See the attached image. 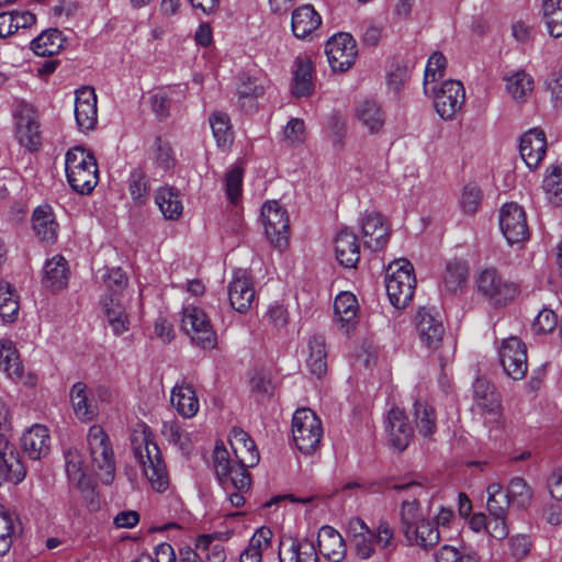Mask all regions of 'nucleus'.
Returning <instances> with one entry per match:
<instances>
[{
    "label": "nucleus",
    "mask_w": 562,
    "mask_h": 562,
    "mask_svg": "<svg viewBox=\"0 0 562 562\" xmlns=\"http://www.w3.org/2000/svg\"><path fill=\"white\" fill-rule=\"evenodd\" d=\"M416 285L413 265L405 258L392 261L385 273V288L390 302L404 308L413 299Z\"/></svg>",
    "instance_id": "0eeeda50"
},
{
    "label": "nucleus",
    "mask_w": 562,
    "mask_h": 562,
    "mask_svg": "<svg viewBox=\"0 0 562 562\" xmlns=\"http://www.w3.org/2000/svg\"><path fill=\"white\" fill-rule=\"evenodd\" d=\"M16 137L30 150L37 149L41 143L40 124L30 113L21 114L18 119Z\"/></svg>",
    "instance_id": "37998d69"
},
{
    "label": "nucleus",
    "mask_w": 562,
    "mask_h": 562,
    "mask_svg": "<svg viewBox=\"0 0 562 562\" xmlns=\"http://www.w3.org/2000/svg\"><path fill=\"white\" fill-rule=\"evenodd\" d=\"M161 434L169 443L173 445L182 452L189 451L190 440L188 434L182 429L177 420L164 422Z\"/></svg>",
    "instance_id": "6e6d98bb"
},
{
    "label": "nucleus",
    "mask_w": 562,
    "mask_h": 562,
    "mask_svg": "<svg viewBox=\"0 0 562 562\" xmlns=\"http://www.w3.org/2000/svg\"><path fill=\"white\" fill-rule=\"evenodd\" d=\"M283 140L291 146H297L304 143L306 138L305 123L302 119L292 117L283 128Z\"/></svg>",
    "instance_id": "680f3d73"
},
{
    "label": "nucleus",
    "mask_w": 562,
    "mask_h": 562,
    "mask_svg": "<svg viewBox=\"0 0 562 562\" xmlns=\"http://www.w3.org/2000/svg\"><path fill=\"white\" fill-rule=\"evenodd\" d=\"M447 59L439 53L435 52L428 58L425 76H424V92L429 93L431 87L436 86V81L443 77L446 70Z\"/></svg>",
    "instance_id": "603ef678"
},
{
    "label": "nucleus",
    "mask_w": 562,
    "mask_h": 562,
    "mask_svg": "<svg viewBox=\"0 0 562 562\" xmlns=\"http://www.w3.org/2000/svg\"><path fill=\"white\" fill-rule=\"evenodd\" d=\"M480 293L492 300L495 304H505L518 293V285L504 280L494 268H486L480 272L476 279Z\"/></svg>",
    "instance_id": "ddd939ff"
},
{
    "label": "nucleus",
    "mask_w": 562,
    "mask_h": 562,
    "mask_svg": "<svg viewBox=\"0 0 562 562\" xmlns=\"http://www.w3.org/2000/svg\"><path fill=\"white\" fill-rule=\"evenodd\" d=\"M23 453L32 460H41L50 451L52 438L46 426L34 424L29 427L21 437Z\"/></svg>",
    "instance_id": "a211bd4d"
},
{
    "label": "nucleus",
    "mask_w": 562,
    "mask_h": 562,
    "mask_svg": "<svg viewBox=\"0 0 562 562\" xmlns=\"http://www.w3.org/2000/svg\"><path fill=\"white\" fill-rule=\"evenodd\" d=\"M171 405L184 418H192L200 408V402L192 385L178 382L171 390Z\"/></svg>",
    "instance_id": "cd10ccee"
},
{
    "label": "nucleus",
    "mask_w": 562,
    "mask_h": 562,
    "mask_svg": "<svg viewBox=\"0 0 562 562\" xmlns=\"http://www.w3.org/2000/svg\"><path fill=\"white\" fill-rule=\"evenodd\" d=\"M66 473L69 481L74 484L81 485L86 476L83 461L80 453L76 449H69L65 454Z\"/></svg>",
    "instance_id": "052dcab7"
},
{
    "label": "nucleus",
    "mask_w": 562,
    "mask_h": 562,
    "mask_svg": "<svg viewBox=\"0 0 562 562\" xmlns=\"http://www.w3.org/2000/svg\"><path fill=\"white\" fill-rule=\"evenodd\" d=\"M154 160L157 167L165 171L173 168L176 162L171 146L168 143L161 142L160 138L156 139V151Z\"/></svg>",
    "instance_id": "69168bd1"
},
{
    "label": "nucleus",
    "mask_w": 562,
    "mask_h": 562,
    "mask_svg": "<svg viewBox=\"0 0 562 562\" xmlns=\"http://www.w3.org/2000/svg\"><path fill=\"white\" fill-rule=\"evenodd\" d=\"M104 317L114 335L119 336L128 330V316L121 302L114 296H104L102 300Z\"/></svg>",
    "instance_id": "58836bf2"
},
{
    "label": "nucleus",
    "mask_w": 562,
    "mask_h": 562,
    "mask_svg": "<svg viewBox=\"0 0 562 562\" xmlns=\"http://www.w3.org/2000/svg\"><path fill=\"white\" fill-rule=\"evenodd\" d=\"M499 362L513 380H521L528 370L527 347L516 336L504 339L498 349Z\"/></svg>",
    "instance_id": "f8f14e48"
},
{
    "label": "nucleus",
    "mask_w": 562,
    "mask_h": 562,
    "mask_svg": "<svg viewBox=\"0 0 562 562\" xmlns=\"http://www.w3.org/2000/svg\"><path fill=\"white\" fill-rule=\"evenodd\" d=\"M487 512L488 515H507L508 507L512 505L503 486L498 482L491 483L487 488Z\"/></svg>",
    "instance_id": "3c124183"
},
{
    "label": "nucleus",
    "mask_w": 562,
    "mask_h": 562,
    "mask_svg": "<svg viewBox=\"0 0 562 562\" xmlns=\"http://www.w3.org/2000/svg\"><path fill=\"white\" fill-rule=\"evenodd\" d=\"M319 417L310 408H299L292 418V438L295 447L304 454L316 452L323 438Z\"/></svg>",
    "instance_id": "6e6552de"
},
{
    "label": "nucleus",
    "mask_w": 562,
    "mask_h": 562,
    "mask_svg": "<svg viewBox=\"0 0 562 562\" xmlns=\"http://www.w3.org/2000/svg\"><path fill=\"white\" fill-rule=\"evenodd\" d=\"M266 88V80L241 76L236 87L239 106L247 112L256 110L257 99L265 94Z\"/></svg>",
    "instance_id": "c85d7f7f"
},
{
    "label": "nucleus",
    "mask_w": 562,
    "mask_h": 562,
    "mask_svg": "<svg viewBox=\"0 0 562 562\" xmlns=\"http://www.w3.org/2000/svg\"><path fill=\"white\" fill-rule=\"evenodd\" d=\"M321 23V15L310 4L302 5L292 13V32L297 38L307 37Z\"/></svg>",
    "instance_id": "e433bc0d"
},
{
    "label": "nucleus",
    "mask_w": 562,
    "mask_h": 562,
    "mask_svg": "<svg viewBox=\"0 0 562 562\" xmlns=\"http://www.w3.org/2000/svg\"><path fill=\"white\" fill-rule=\"evenodd\" d=\"M357 121L370 135H378L383 131L386 114L381 104L374 100L360 102L355 111Z\"/></svg>",
    "instance_id": "bb28decb"
},
{
    "label": "nucleus",
    "mask_w": 562,
    "mask_h": 562,
    "mask_svg": "<svg viewBox=\"0 0 562 562\" xmlns=\"http://www.w3.org/2000/svg\"><path fill=\"white\" fill-rule=\"evenodd\" d=\"M210 125L213 136L220 147H227L233 142L232 124L228 115L223 112H214L210 116Z\"/></svg>",
    "instance_id": "8fccbe9b"
},
{
    "label": "nucleus",
    "mask_w": 562,
    "mask_h": 562,
    "mask_svg": "<svg viewBox=\"0 0 562 562\" xmlns=\"http://www.w3.org/2000/svg\"><path fill=\"white\" fill-rule=\"evenodd\" d=\"M229 445L235 459L229 457V452L223 442H217L214 448L213 463L217 480L225 488L229 486L239 490L249 488L251 481L247 469L257 465L260 460L257 446L241 428L231 430Z\"/></svg>",
    "instance_id": "f257e3e1"
},
{
    "label": "nucleus",
    "mask_w": 562,
    "mask_h": 562,
    "mask_svg": "<svg viewBox=\"0 0 562 562\" xmlns=\"http://www.w3.org/2000/svg\"><path fill=\"white\" fill-rule=\"evenodd\" d=\"M279 559L280 562H319L314 543L307 539L281 541Z\"/></svg>",
    "instance_id": "a878e982"
},
{
    "label": "nucleus",
    "mask_w": 562,
    "mask_h": 562,
    "mask_svg": "<svg viewBox=\"0 0 562 562\" xmlns=\"http://www.w3.org/2000/svg\"><path fill=\"white\" fill-rule=\"evenodd\" d=\"M347 535L356 554L367 560L374 553V532L360 518H352L348 522Z\"/></svg>",
    "instance_id": "b1692460"
},
{
    "label": "nucleus",
    "mask_w": 562,
    "mask_h": 562,
    "mask_svg": "<svg viewBox=\"0 0 562 562\" xmlns=\"http://www.w3.org/2000/svg\"><path fill=\"white\" fill-rule=\"evenodd\" d=\"M19 300L13 286L0 280V317L3 322H13L19 313Z\"/></svg>",
    "instance_id": "49530a36"
},
{
    "label": "nucleus",
    "mask_w": 562,
    "mask_h": 562,
    "mask_svg": "<svg viewBox=\"0 0 562 562\" xmlns=\"http://www.w3.org/2000/svg\"><path fill=\"white\" fill-rule=\"evenodd\" d=\"M328 63L334 71L349 69L357 58V43L348 33L331 36L325 47Z\"/></svg>",
    "instance_id": "2eb2a0df"
},
{
    "label": "nucleus",
    "mask_w": 562,
    "mask_h": 562,
    "mask_svg": "<svg viewBox=\"0 0 562 562\" xmlns=\"http://www.w3.org/2000/svg\"><path fill=\"white\" fill-rule=\"evenodd\" d=\"M542 18L551 36H562V0H543Z\"/></svg>",
    "instance_id": "de8ad7c7"
},
{
    "label": "nucleus",
    "mask_w": 562,
    "mask_h": 562,
    "mask_svg": "<svg viewBox=\"0 0 562 562\" xmlns=\"http://www.w3.org/2000/svg\"><path fill=\"white\" fill-rule=\"evenodd\" d=\"M546 89L550 92L554 108L562 106V70L552 71L546 79Z\"/></svg>",
    "instance_id": "338daca9"
},
{
    "label": "nucleus",
    "mask_w": 562,
    "mask_h": 562,
    "mask_svg": "<svg viewBox=\"0 0 562 562\" xmlns=\"http://www.w3.org/2000/svg\"><path fill=\"white\" fill-rule=\"evenodd\" d=\"M468 267L464 262L454 260L447 265L443 284L450 292L458 291L467 281Z\"/></svg>",
    "instance_id": "5fc2aeb1"
},
{
    "label": "nucleus",
    "mask_w": 562,
    "mask_h": 562,
    "mask_svg": "<svg viewBox=\"0 0 562 562\" xmlns=\"http://www.w3.org/2000/svg\"><path fill=\"white\" fill-rule=\"evenodd\" d=\"M385 429L391 447L398 451H403L408 447L413 438V429L400 408L390 409L385 422Z\"/></svg>",
    "instance_id": "412c9836"
},
{
    "label": "nucleus",
    "mask_w": 562,
    "mask_h": 562,
    "mask_svg": "<svg viewBox=\"0 0 562 562\" xmlns=\"http://www.w3.org/2000/svg\"><path fill=\"white\" fill-rule=\"evenodd\" d=\"M271 539L272 531L269 528H259L240 553L239 562H261L263 552L271 546Z\"/></svg>",
    "instance_id": "79ce46f5"
},
{
    "label": "nucleus",
    "mask_w": 562,
    "mask_h": 562,
    "mask_svg": "<svg viewBox=\"0 0 562 562\" xmlns=\"http://www.w3.org/2000/svg\"><path fill=\"white\" fill-rule=\"evenodd\" d=\"M134 457L151 488L158 493L169 487V475L158 445L144 431L134 439Z\"/></svg>",
    "instance_id": "7ed1b4c3"
},
{
    "label": "nucleus",
    "mask_w": 562,
    "mask_h": 562,
    "mask_svg": "<svg viewBox=\"0 0 562 562\" xmlns=\"http://www.w3.org/2000/svg\"><path fill=\"white\" fill-rule=\"evenodd\" d=\"M334 311L339 329L349 334L358 323L359 305L357 297L350 292L339 293L334 302Z\"/></svg>",
    "instance_id": "393cba45"
},
{
    "label": "nucleus",
    "mask_w": 562,
    "mask_h": 562,
    "mask_svg": "<svg viewBox=\"0 0 562 562\" xmlns=\"http://www.w3.org/2000/svg\"><path fill=\"white\" fill-rule=\"evenodd\" d=\"M148 181L145 172L140 169H134L128 178V191L132 200L138 204H145L148 195Z\"/></svg>",
    "instance_id": "13d9d810"
},
{
    "label": "nucleus",
    "mask_w": 562,
    "mask_h": 562,
    "mask_svg": "<svg viewBox=\"0 0 562 562\" xmlns=\"http://www.w3.org/2000/svg\"><path fill=\"white\" fill-rule=\"evenodd\" d=\"M65 171L69 186L80 194H89L99 181L94 156L81 146L69 149L65 156Z\"/></svg>",
    "instance_id": "39448f33"
},
{
    "label": "nucleus",
    "mask_w": 562,
    "mask_h": 562,
    "mask_svg": "<svg viewBox=\"0 0 562 562\" xmlns=\"http://www.w3.org/2000/svg\"><path fill=\"white\" fill-rule=\"evenodd\" d=\"M155 203L164 218L178 221L183 213V204L180 192L171 187H161L155 193Z\"/></svg>",
    "instance_id": "c9c22d12"
},
{
    "label": "nucleus",
    "mask_w": 562,
    "mask_h": 562,
    "mask_svg": "<svg viewBox=\"0 0 562 562\" xmlns=\"http://www.w3.org/2000/svg\"><path fill=\"white\" fill-rule=\"evenodd\" d=\"M261 223L269 241L279 249L284 248L288 244L289 217L278 201H268L262 205Z\"/></svg>",
    "instance_id": "9b49d317"
},
{
    "label": "nucleus",
    "mask_w": 562,
    "mask_h": 562,
    "mask_svg": "<svg viewBox=\"0 0 562 562\" xmlns=\"http://www.w3.org/2000/svg\"><path fill=\"white\" fill-rule=\"evenodd\" d=\"M506 92L518 103L526 102L533 91V78L525 70L504 77Z\"/></svg>",
    "instance_id": "ea45409f"
},
{
    "label": "nucleus",
    "mask_w": 562,
    "mask_h": 562,
    "mask_svg": "<svg viewBox=\"0 0 562 562\" xmlns=\"http://www.w3.org/2000/svg\"><path fill=\"white\" fill-rule=\"evenodd\" d=\"M499 228L508 244H518L529 236L526 213L516 202L506 203L499 211Z\"/></svg>",
    "instance_id": "4468645a"
},
{
    "label": "nucleus",
    "mask_w": 562,
    "mask_h": 562,
    "mask_svg": "<svg viewBox=\"0 0 562 562\" xmlns=\"http://www.w3.org/2000/svg\"><path fill=\"white\" fill-rule=\"evenodd\" d=\"M482 200V192L480 188L474 183H468L464 186L461 198H460V206L463 213L472 215L474 214Z\"/></svg>",
    "instance_id": "e2e57ef3"
},
{
    "label": "nucleus",
    "mask_w": 562,
    "mask_h": 562,
    "mask_svg": "<svg viewBox=\"0 0 562 562\" xmlns=\"http://www.w3.org/2000/svg\"><path fill=\"white\" fill-rule=\"evenodd\" d=\"M228 296L231 305L239 313H246L255 299V290L252 281L246 271L235 272L228 288Z\"/></svg>",
    "instance_id": "5701e85b"
},
{
    "label": "nucleus",
    "mask_w": 562,
    "mask_h": 562,
    "mask_svg": "<svg viewBox=\"0 0 562 562\" xmlns=\"http://www.w3.org/2000/svg\"><path fill=\"white\" fill-rule=\"evenodd\" d=\"M25 477V470L14 447L9 439L0 436V484L2 482L20 483Z\"/></svg>",
    "instance_id": "4be33fe9"
},
{
    "label": "nucleus",
    "mask_w": 562,
    "mask_h": 562,
    "mask_svg": "<svg viewBox=\"0 0 562 562\" xmlns=\"http://www.w3.org/2000/svg\"><path fill=\"white\" fill-rule=\"evenodd\" d=\"M69 279V267L67 260L56 255L46 260L42 282L45 288L53 292L63 290L67 286Z\"/></svg>",
    "instance_id": "2f4dec72"
},
{
    "label": "nucleus",
    "mask_w": 562,
    "mask_h": 562,
    "mask_svg": "<svg viewBox=\"0 0 562 562\" xmlns=\"http://www.w3.org/2000/svg\"><path fill=\"white\" fill-rule=\"evenodd\" d=\"M310 355L307 366L313 374L321 378L327 371V351L323 336H313L308 340Z\"/></svg>",
    "instance_id": "a18cd8bd"
},
{
    "label": "nucleus",
    "mask_w": 562,
    "mask_h": 562,
    "mask_svg": "<svg viewBox=\"0 0 562 562\" xmlns=\"http://www.w3.org/2000/svg\"><path fill=\"white\" fill-rule=\"evenodd\" d=\"M363 245L371 251L383 249L389 240V228L381 214L368 212L361 217Z\"/></svg>",
    "instance_id": "6ab92c4d"
},
{
    "label": "nucleus",
    "mask_w": 562,
    "mask_h": 562,
    "mask_svg": "<svg viewBox=\"0 0 562 562\" xmlns=\"http://www.w3.org/2000/svg\"><path fill=\"white\" fill-rule=\"evenodd\" d=\"M541 189L544 199L551 206L562 205V164H550L543 175Z\"/></svg>",
    "instance_id": "f704fd0d"
},
{
    "label": "nucleus",
    "mask_w": 562,
    "mask_h": 562,
    "mask_svg": "<svg viewBox=\"0 0 562 562\" xmlns=\"http://www.w3.org/2000/svg\"><path fill=\"white\" fill-rule=\"evenodd\" d=\"M64 45L63 34L57 29H50L42 32L31 42L33 52L38 56H53L61 49Z\"/></svg>",
    "instance_id": "c03bdc74"
},
{
    "label": "nucleus",
    "mask_w": 562,
    "mask_h": 562,
    "mask_svg": "<svg viewBox=\"0 0 562 562\" xmlns=\"http://www.w3.org/2000/svg\"><path fill=\"white\" fill-rule=\"evenodd\" d=\"M0 370L12 380L19 381L23 376V364L18 349L12 340L5 338L0 340Z\"/></svg>",
    "instance_id": "a19ab883"
},
{
    "label": "nucleus",
    "mask_w": 562,
    "mask_h": 562,
    "mask_svg": "<svg viewBox=\"0 0 562 562\" xmlns=\"http://www.w3.org/2000/svg\"><path fill=\"white\" fill-rule=\"evenodd\" d=\"M317 543L321 553L333 562H339L346 555L345 540L331 526H323L319 529Z\"/></svg>",
    "instance_id": "7c9ffc66"
},
{
    "label": "nucleus",
    "mask_w": 562,
    "mask_h": 562,
    "mask_svg": "<svg viewBox=\"0 0 562 562\" xmlns=\"http://www.w3.org/2000/svg\"><path fill=\"white\" fill-rule=\"evenodd\" d=\"M414 417L418 432L424 437H430L437 428L435 409L427 403L416 402Z\"/></svg>",
    "instance_id": "09e8293b"
},
{
    "label": "nucleus",
    "mask_w": 562,
    "mask_h": 562,
    "mask_svg": "<svg viewBox=\"0 0 562 562\" xmlns=\"http://www.w3.org/2000/svg\"><path fill=\"white\" fill-rule=\"evenodd\" d=\"M546 151V135L541 130L531 128L521 136L519 144L520 157L530 170L539 167Z\"/></svg>",
    "instance_id": "aec40b11"
},
{
    "label": "nucleus",
    "mask_w": 562,
    "mask_h": 562,
    "mask_svg": "<svg viewBox=\"0 0 562 562\" xmlns=\"http://www.w3.org/2000/svg\"><path fill=\"white\" fill-rule=\"evenodd\" d=\"M434 94V106L443 120H453L462 110L465 102V90L461 81L447 80L440 88L431 87L429 93Z\"/></svg>",
    "instance_id": "9d476101"
},
{
    "label": "nucleus",
    "mask_w": 562,
    "mask_h": 562,
    "mask_svg": "<svg viewBox=\"0 0 562 562\" xmlns=\"http://www.w3.org/2000/svg\"><path fill=\"white\" fill-rule=\"evenodd\" d=\"M415 326L419 340L427 349L439 352L441 362L449 361L454 351L453 341L445 340L442 317L434 307H420L415 316Z\"/></svg>",
    "instance_id": "20e7f679"
},
{
    "label": "nucleus",
    "mask_w": 562,
    "mask_h": 562,
    "mask_svg": "<svg viewBox=\"0 0 562 562\" xmlns=\"http://www.w3.org/2000/svg\"><path fill=\"white\" fill-rule=\"evenodd\" d=\"M196 550L200 557H205L206 562H224L226 559L223 546L211 535H202L198 538Z\"/></svg>",
    "instance_id": "864d4df0"
},
{
    "label": "nucleus",
    "mask_w": 562,
    "mask_h": 562,
    "mask_svg": "<svg viewBox=\"0 0 562 562\" xmlns=\"http://www.w3.org/2000/svg\"><path fill=\"white\" fill-rule=\"evenodd\" d=\"M335 254L342 267L355 268L360 259L358 237L348 229H341L335 239Z\"/></svg>",
    "instance_id": "c756f323"
},
{
    "label": "nucleus",
    "mask_w": 562,
    "mask_h": 562,
    "mask_svg": "<svg viewBox=\"0 0 562 562\" xmlns=\"http://www.w3.org/2000/svg\"><path fill=\"white\" fill-rule=\"evenodd\" d=\"M75 119L80 131L94 130L98 123V109L93 88L82 87L76 91Z\"/></svg>",
    "instance_id": "f3484780"
},
{
    "label": "nucleus",
    "mask_w": 562,
    "mask_h": 562,
    "mask_svg": "<svg viewBox=\"0 0 562 562\" xmlns=\"http://www.w3.org/2000/svg\"><path fill=\"white\" fill-rule=\"evenodd\" d=\"M393 490L405 493L401 504L400 522L401 529L411 544L422 548H431L440 540V532L437 526L420 509V498L429 495L434 498L438 490L436 486H426L422 482L411 481L395 484Z\"/></svg>",
    "instance_id": "f03ea898"
},
{
    "label": "nucleus",
    "mask_w": 562,
    "mask_h": 562,
    "mask_svg": "<svg viewBox=\"0 0 562 562\" xmlns=\"http://www.w3.org/2000/svg\"><path fill=\"white\" fill-rule=\"evenodd\" d=\"M32 223L33 229L41 240L50 243L57 238L58 224L49 205L37 206L33 212Z\"/></svg>",
    "instance_id": "72a5a7b5"
},
{
    "label": "nucleus",
    "mask_w": 562,
    "mask_h": 562,
    "mask_svg": "<svg viewBox=\"0 0 562 562\" xmlns=\"http://www.w3.org/2000/svg\"><path fill=\"white\" fill-rule=\"evenodd\" d=\"M89 467L104 484L115 477L114 452L108 434L100 425H92L87 435Z\"/></svg>",
    "instance_id": "423d86ee"
},
{
    "label": "nucleus",
    "mask_w": 562,
    "mask_h": 562,
    "mask_svg": "<svg viewBox=\"0 0 562 562\" xmlns=\"http://www.w3.org/2000/svg\"><path fill=\"white\" fill-rule=\"evenodd\" d=\"M473 397L476 407L482 414L486 415L485 423L495 424V427H499L502 424V406L495 387L486 379L479 378L473 383Z\"/></svg>",
    "instance_id": "dca6fc26"
},
{
    "label": "nucleus",
    "mask_w": 562,
    "mask_h": 562,
    "mask_svg": "<svg viewBox=\"0 0 562 562\" xmlns=\"http://www.w3.org/2000/svg\"><path fill=\"white\" fill-rule=\"evenodd\" d=\"M70 403L74 413L81 422H91L98 415V406L88 394V387L82 382L75 383L70 389Z\"/></svg>",
    "instance_id": "473e14b6"
},
{
    "label": "nucleus",
    "mask_w": 562,
    "mask_h": 562,
    "mask_svg": "<svg viewBox=\"0 0 562 562\" xmlns=\"http://www.w3.org/2000/svg\"><path fill=\"white\" fill-rule=\"evenodd\" d=\"M506 494L510 504L517 508H525L530 504L531 491L521 477L510 480Z\"/></svg>",
    "instance_id": "4d7b16f0"
},
{
    "label": "nucleus",
    "mask_w": 562,
    "mask_h": 562,
    "mask_svg": "<svg viewBox=\"0 0 562 562\" xmlns=\"http://www.w3.org/2000/svg\"><path fill=\"white\" fill-rule=\"evenodd\" d=\"M181 328L191 338L194 345L203 349H213L216 347V333L202 308L193 305L183 307Z\"/></svg>",
    "instance_id": "1a4fd4ad"
},
{
    "label": "nucleus",
    "mask_w": 562,
    "mask_h": 562,
    "mask_svg": "<svg viewBox=\"0 0 562 562\" xmlns=\"http://www.w3.org/2000/svg\"><path fill=\"white\" fill-rule=\"evenodd\" d=\"M531 543L524 535H516L509 538V554L515 561L525 559L530 552Z\"/></svg>",
    "instance_id": "774afa93"
},
{
    "label": "nucleus",
    "mask_w": 562,
    "mask_h": 562,
    "mask_svg": "<svg viewBox=\"0 0 562 562\" xmlns=\"http://www.w3.org/2000/svg\"><path fill=\"white\" fill-rule=\"evenodd\" d=\"M243 169L238 166L231 168L225 176V189L227 198L236 203L241 194Z\"/></svg>",
    "instance_id": "0e129e2a"
},
{
    "label": "nucleus",
    "mask_w": 562,
    "mask_h": 562,
    "mask_svg": "<svg viewBox=\"0 0 562 562\" xmlns=\"http://www.w3.org/2000/svg\"><path fill=\"white\" fill-rule=\"evenodd\" d=\"M291 91L296 98L310 97L313 93V65L310 59L296 58Z\"/></svg>",
    "instance_id": "4c0bfd02"
},
{
    "label": "nucleus",
    "mask_w": 562,
    "mask_h": 562,
    "mask_svg": "<svg viewBox=\"0 0 562 562\" xmlns=\"http://www.w3.org/2000/svg\"><path fill=\"white\" fill-rule=\"evenodd\" d=\"M14 519L11 514L0 505V555L9 552L13 543Z\"/></svg>",
    "instance_id": "bf43d9fd"
}]
</instances>
